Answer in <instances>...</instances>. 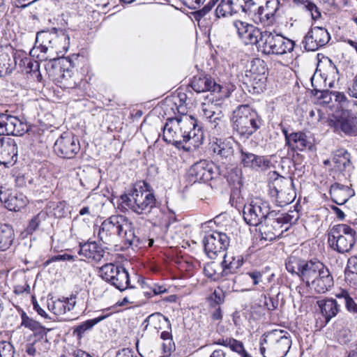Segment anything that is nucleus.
Instances as JSON below:
<instances>
[{
	"label": "nucleus",
	"instance_id": "nucleus-40",
	"mask_svg": "<svg viewBox=\"0 0 357 357\" xmlns=\"http://www.w3.org/2000/svg\"><path fill=\"white\" fill-rule=\"evenodd\" d=\"M234 13H236L232 8L230 1L229 0H220L218 5L217 6L213 15L214 20L220 18L221 17H225L227 16L232 15Z\"/></svg>",
	"mask_w": 357,
	"mask_h": 357
},
{
	"label": "nucleus",
	"instance_id": "nucleus-16",
	"mask_svg": "<svg viewBox=\"0 0 357 357\" xmlns=\"http://www.w3.org/2000/svg\"><path fill=\"white\" fill-rule=\"evenodd\" d=\"M214 166L207 160H202L191 166L188 171V177L191 182H207L214 178Z\"/></svg>",
	"mask_w": 357,
	"mask_h": 357
},
{
	"label": "nucleus",
	"instance_id": "nucleus-56",
	"mask_svg": "<svg viewBox=\"0 0 357 357\" xmlns=\"http://www.w3.org/2000/svg\"><path fill=\"white\" fill-rule=\"evenodd\" d=\"M162 349L163 356L161 357H168L174 349V343L172 342V340H168V341L164 342L162 345Z\"/></svg>",
	"mask_w": 357,
	"mask_h": 357
},
{
	"label": "nucleus",
	"instance_id": "nucleus-29",
	"mask_svg": "<svg viewBox=\"0 0 357 357\" xmlns=\"http://www.w3.org/2000/svg\"><path fill=\"white\" fill-rule=\"evenodd\" d=\"M330 195L333 201L338 205L345 204L353 194L351 190L346 185L335 183L331 186Z\"/></svg>",
	"mask_w": 357,
	"mask_h": 357
},
{
	"label": "nucleus",
	"instance_id": "nucleus-63",
	"mask_svg": "<svg viewBox=\"0 0 357 357\" xmlns=\"http://www.w3.org/2000/svg\"><path fill=\"white\" fill-rule=\"evenodd\" d=\"M350 96L357 98V75L354 77L352 84L348 89Z\"/></svg>",
	"mask_w": 357,
	"mask_h": 357
},
{
	"label": "nucleus",
	"instance_id": "nucleus-61",
	"mask_svg": "<svg viewBox=\"0 0 357 357\" xmlns=\"http://www.w3.org/2000/svg\"><path fill=\"white\" fill-rule=\"evenodd\" d=\"M183 5L190 9H196L200 6L206 0H180Z\"/></svg>",
	"mask_w": 357,
	"mask_h": 357
},
{
	"label": "nucleus",
	"instance_id": "nucleus-25",
	"mask_svg": "<svg viewBox=\"0 0 357 357\" xmlns=\"http://www.w3.org/2000/svg\"><path fill=\"white\" fill-rule=\"evenodd\" d=\"M79 255L95 261H100L104 255V250L95 241L84 243L79 245Z\"/></svg>",
	"mask_w": 357,
	"mask_h": 357
},
{
	"label": "nucleus",
	"instance_id": "nucleus-3",
	"mask_svg": "<svg viewBox=\"0 0 357 357\" xmlns=\"http://www.w3.org/2000/svg\"><path fill=\"white\" fill-rule=\"evenodd\" d=\"M70 37L66 31L61 29L52 28L48 31H41L37 33L36 45L38 48L45 54L50 53L53 56L54 53L61 52V50L66 49L69 44Z\"/></svg>",
	"mask_w": 357,
	"mask_h": 357
},
{
	"label": "nucleus",
	"instance_id": "nucleus-57",
	"mask_svg": "<svg viewBox=\"0 0 357 357\" xmlns=\"http://www.w3.org/2000/svg\"><path fill=\"white\" fill-rule=\"evenodd\" d=\"M66 305V301L63 300L59 299L54 301V307L56 308L55 314L61 315L65 314L68 311Z\"/></svg>",
	"mask_w": 357,
	"mask_h": 357
},
{
	"label": "nucleus",
	"instance_id": "nucleus-22",
	"mask_svg": "<svg viewBox=\"0 0 357 357\" xmlns=\"http://www.w3.org/2000/svg\"><path fill=\"white\" fill-rule=\"evenodd\" d=\"M0 201L9 211H17L24 208L26 203V197L23 194H17L8 190H0Z\"/></svg>",
	"mask_w": 357,
	"mask_h": 357
},
{
	"label": "nucleus",
	"instance_id": "nucleus-45",
	"mask_svg": "<svg viewBox=\"0 0 357 357\" xmlns=\"http://www.w3.org/2000/svg\"><path fill=\"white\" fill-rule=\"evenodd\" d=\"M216 1L218 0H212L209 1L204 7L202 9L197 10L195 13V18L198 22V23L202 24L206 19H208L207 16L208 15V19L211 20V14L212 8L214 7Z\"/></svg>",
	"mask_w": 357,
	"mask_h": 357
},
{
	"label": "nucleus",
	"instance_id": "nucleus-32",
	"mask_svg": "<svg viewBox=\"0 0 357 357\" xmlns=\"http://www.w3.org/2000/svg\"><path fill=\"white\" fill-rule=\"evenodd\" d=\"M116 233L128 245H135L137 246L139 243V239L135 235L132 225H116Z\"/></svg>",
	"mask_w": 357,
	"mask_h": 357
},
{
	"label": "nucleus",
	"instance_id": "nucleus-17",
	"mask_svg": "<svg viewBox=\"0 0 357 357\" xmlns=\"http://www.w3.org/2000/svg\"><path fill=\"white\" fill-rule=\"evenodd\" d=\"M334 284L333 278L328 268L323 263L316 271V274L310 281V286L316 292L324 294L328 291Z\"/></svg>",
	"mask_w": 357,
	"mask_h": 357
},
{
	"label": "nucleus",
	"instance_id": "nucleus-64",
	"mask_svg": "<svg viewBox=\"0 0 357 357\" xmlns=\"http://www.w3.org/2000/svg\"><path fill=\"white\" fill-rule=\"evenodd\" d=\"M116 357H138L129 349H123L116 353Z\"/></svg>",
	"mask_w": 357,
	"mask_h": 357
},
{
	"label": "nucleus",
	"instance_id": "nucleus-4",
	"mask_svg": "<svg viewBox=\"0 0 357 357\" xmlns=\"http://www.w3.org/2000/svg\"><path fill=\"white\" fill-rule=\"evenodd\" d=\"M176 124L170 125L166 123L163 127L162 139L169 144H172L177 148H182L186 151L190 150L183 146L184 143L189 142V134L187 135L186 130L193 126V117L183 116L176 119Z\"/></svg>",
	"mask_w": 357,
	"mask_h": 357
},
{
	"label": "nucleus",
	"instance_id": "nucleus-58",
	"mask_svg": "<svg viewBox=\"0 0 357 357\" xmlns=\"http://www.w3.org/2000/svg\"><path fill=\"white\" fill-rule=\"evenodd\" d=\"M230 3L236 11V13H238L239 11H243L245 13V0H229Z\"/></svg>",
	"mask_w": 357,
	"mask_h": 357
},
{
	"label": "nucleus",
	"instance_id": "nucleus-36",
	"mask_svg": "<svg viewBox=\"0 0 357 357\" xmlns=\"http://www.w3.org/2000/svg\"><path fill=\"white\" fill-rule=\"evenodd\" d=\"M162 319H163L167 323L168 327L171 330V324L169 319L167 317L162 316L160 312L153 313L148 316L143 321L142 326L144 327V331L147 330L149 326L155 330H158L160 328V324Z\"/></svg>",
	"mask_w": 357,
	"mask_h": 357
},
{
	"label": "nucleus",
	"instance_id": "nucleus-52",
	"mask_svg": "<svg viewBox=\"0 0 357 357\" xmlns=\"http://www.w3.org/2000/svg\"><path fill=\"white\" fill-rule=\"evenodd\" d=\"M14 355L13 344L8 342H0V357H14Z\"/></svg>",
	"mask_w": 357,
	"mask_h": 357
},
{
	"label": "nucleus",
	"instance_id": "nucleus-35",
	"mask_svg": "<svg viewBox=\"0 0 357 357\" xmlns=\"http://www.w3.org/2000/svg\"><path fill=\"white\" fill-rule=\"evenodd\" d=\"M110 314L101 315L98 317H96L93 319H89L80 324L74 328L73 335H75L78 339H81L86 331L90 330L91 328H93V326L100 322L101 321L105 319Z\"/></svg>",
	"mask_w": 357,
	"mask_h": 357
},
{
	"label": "nucleus",
	"instance_id": "nucleus-33",
	"mask_svg": "<svg viewBox=\"0 0 357 357\" xmlns=\"http://www.w3.org/2000/svg\"><path fill=\"white\" fill-rule=\"evenodd\" d=\"M21 319L22 326H24L41 336L47 335V332L50 331L51 330L50 328H46L38 321H36L32 318L29 317L23 310L21 312Z\"/></svg>",
	"mask_w": 357,
	"mask_h": 357
},
{
	"label": "nucleus",
	"instance_id": "nucleus-10",
	"mask_svg": "<svg viewBox=\"0 0 357 357\" xmlns=\"http://www.w3.org/2000/svg\"><path fill=\"white\" fill-rule=\"evenodd\" d=\"M29 130L27 123L18 117L0 113V135L22 136Z\"/></svg>",
	"mask_w": 357,
	"mask_h": 357
},
{
	"label": "nucleus",
	"instance_id": "nucleus-12",
	"mask_svg": "<svg viewBox=\"0 0 357 357\" xmlns=\"http://www.w3.org/2000/svg\"><path fill=\"white\" fill-rule=\"evenodd\" d=\"M257 63V65H252L251 69L246 72L244 82L252 87L254 93H259L266 88L267 77L264 62L258 60Z\"/></svg>",
	"mask_w": 357,
	"mask_h": 357
},
{
	"label": "nucleus",
	"instance_id": "nucleus-43",
	"mask_svg": "<svg viewBox=\"0 0 357 357\" xmlns=\"http://www.w3.org/2000/svg\"><path fill=\"white\" fill-rule=\"evenodd\" d=\"M305 260L294 256L290 255L285 260V267L287 271L292 275L298 277V272L301 270V266L303 265Z\"/></svg>",
	"mask_w": 357,
	"mask_h": 357
},
{
	"label": "nucleus",
	"instance_id": "nucleus-28",
	"mask_svg": "<svg viewBox=\"0 0 357 357\" xmlns=\"http://www.w3.org/2000/svg\"><path fill=\"white\" fill-rule=\"evenodd\" d=\"M291 150L303 151L305 149H311L312 143L309 140L307 135L303 132H291L289 143L287 145Z\"/></svg>",
	"mask_w": 357,
	"mask_h": 357
},
{
	"label": "nucleus",
	"instance_id": "nucleus-9",
	"mask_svg": "<svg viewBox=\"0 0 357 357\" xmlns=\"http://www.w3.org/2000/svg\"><path fill=\"white\" fill-rule=\"evenodd\" d=\"M229 243V238L225 233L216 231L205 236L203 240L204 251L211 259H215L219 255L223 254Z\"/></svg>",
	"mask_w": 357,
	"mask_h": 357
},
{
	"label": "nucleus",
	"instance_id": "nucleus-41",
	"mask_svg": "<svg viewBox=\"0 0 357 357\" xmlns=\"http://www.w3.org/2000/svg\"><path fill=\"white\" fill-rule=\"evenodd\" d=\"M116 225H94L93 232L95 235L97 234L98 238L107 243L108 238L113 233H116Z\"/></svg>",
	"mask_w": 357,
	"mask_h": 357
},
{
	"label": "nucleus",
	"instance_id": "nucleus-50",
	"mask_svg": "<svg viewBox=\"0 0 357 357\" xmlns=\"http://www.w3.org/2000/svg\"><path fill=\"white\" fill-rule=\"evenodd\" d=\"M250 168L266 171L271 167V161L264 156L258 155Z\"/></svg>",
	"mask_w": 357,
	"mask_h": 357
},
{
	"label": "nucleus",
	"instance_id": "nucleus-51",
	"mask_svg": "<svg viewBox=\"0 0 357 357\" xmlns=\"http://www.w3.org/2000/svg\"><path fill=\"white\" fill-rule=\"evenodd\" d=\"M258 155L248 151H241V162L245 167H251Z\"/></svg>",
	"mask_w": 357,
	"mask_h": 357
},
{
	"label": "nucleus",
	"instance_id": "nucleus-53",
	"mask_svg": "<svg viewBox=\"0 0 357 357\" xmlns=\"http://www.w3.org/2000/svg\"><path fill=\"white\" fill-rule=\"evenodd\" d=\"M75 257L74 255L63 254V255H58L55 256H52L49 259L45 261L44 266H47L51 263L59 261H74Z\"/></svg>",
	"mask_w": 357,
	"mask_h": 357
},
{
	"label": "nucleus",
	"instance_id": "nucleus-37",
	"mask_svg": "<svg viewBox=\"0 0 357 357\" xmlns=\"http://www.w3.org/2000/svg\"><path fill=\"white\" fill-rule=\"evenodd\" d=\"M202 106L204 117L208 119L211 124L213 125L214 128H216L219 126L220 122L222 121L220 116L221 112H220L219 113H216V112L214 110V107L215 105L213 104V102L203 103Z\"/></svg>",
	"mask_w": 357,
	"mask_h": 357
},
{
	"label": "nucleus",
	"instance_id": "nucleus-49",
	"mask_svg": "<svg viewBox=\"0 0 357 357\" xmlns=\"http://www.w3.org/2000/svg\"><path fill=\"white\" fill-rule=\"evenodd\" d=\"M193 126L186 130L187 135L189 134V141L193 140L195 143L199 142L203 138V133L200 128H197V124L193 118Z\"/></svg>",
	"mask_w": 357,
	"mask_h": 357
},
{
	"label": "nucleus",
	"instance_id": "nucleus-30",
	"mask_svg": "<svg viewBox=\"0 0 357 357\" xmlns=\"http://www.w3.org/2000/svg\"><path fill=\"white\" fill-rule=\"evenodd\" d=\"M243 218L245 223H252V222L262 223L263 219H266V215L262 213L261 206L252 202L249 206L244 207Z\"/></svg>",
	"mask_w": 357,
	"mask_h": 357
},
{
	"label": "nucleus",
	"instance_id": "nucleus-46",
	"mask_svg": "<svg viewBox=\"0 0 357 357\" xmlns=\"http://www.w3.org/2000/svg\"><path fill=\"white\" fill-rule=\"evenodd\" d=\"M333 161L335 167L340 170H344L350 163L347 152L342 151H338L335 153Z\"/></svg>",
	"mask_w": 357,
	"mask_h": 357
},
{
	"label": "nucleus",
	"instance_id": "nucleus-60",
	"mask_svg": "<svg viewBox=\"0 0 357 357\" xmlns=\"http://www.w3.org/2000/svg\"><path fill=\"white\" fill-rule=\"evenodd\" d=\"M252 280L254 285H257L261 282L262 273L259 271H253L246 273Z\"/></svg>",
	"mask_w": 357,
	"mask_h": 357
},
{
	"label": "nucleus",
	"instance_id": "nucleus-54",
	"mask_svg": "<svg viewBox=\"0 0 357 357\" xmlns=\"http://www.w3.org/2000/svg\"><path fill=\"white\" fill-rule=\"evenodd\" d=\"M265 0H245V13L248 12H257V8L261 6Z\"/></svg>",
	"mask_w": 357,
	"mask_h": 357
},
{
	"label": "nucleus",
	"instance_id": "nucleus-38",
	"mask_svg": "<svg viewBox=\"0 0 357 357\" xmlns=\"http://www.w3.org/2000/svg\"><path fill=\"white\" fill-rule=\"evenodd\" d=\"M257 226L258 225H255ZM260 227L259 231L261 235V241H272L277 238H280L284 231L289 229V227H286L284 229H282L280 233H273L275 227L273 225H259Z\"/></svg>",
	"mask_w": 357,
	"mask_h": 357
},
{
	"label": "nucleus",
	"instance_id": "nucleus-44",
	"mask_svg": "<svg viewBox=\"0 0 357 357\" xmlns=\"http://www.w3.org/2000/svg\"><path fill=\"white\" fill-rule=\"evenodd\" d=\"M293 1L297 6L310 12L312 20H316L321 17V14L319 8L312 0H293Z\"/></svg>",
	"mask_w": 357,
	"mask_h": 357
},
{
	"label": "nucleus",
	"instance_id": "nucleus-48",
	"mask_svg": "<svg viewBox=\"0 0 357 357\" xmlns=\"http://www.w3.org/2000/svg\"><path fill=\"white\" fill-rule=\"evenodd\" d=\"M280 294L278 293L275 296H267L266 294L261 296V302L264 303V305L268 310L273 311L278 308L279 305L278 297Z\"/></svg>",
	"mask_w": 357,
	"mask_h": 357
},
{
	"label": "nucleus",
	"instance_id": "nucleus-15",
	"mask_svg": "<svg viewBox=\"0 0 357 357\" xmlns=\"http://www.w3.org/2000/svg\"><path fill=\"white\" fill-rule=\"evenodd\" d=\"M275 185L273 190L280 206L287 205L294 200L296 192L291 178L280 176L275 180Z\"/></svg>",
	"mask_w": 357,
	"mask_h": 357
},
{
	"label": "nucleus",
	"instance_id": "nucleus-8",
	"mask_svg": "<svg viewBox=\"0 0 357 357\" xmlns=\"http://www.w3.org/2000/svg\"><path fill=\"white\" fill-rule=\"evenodd\" d=\"M56 154L64 159H73L80 151V144L75 135L68 132H63L54 145Z\"/></svg>",
	"mask_w": 357,
	"mask_h": 357
},
{
	"label": "nucleus",
	"instance_id": "nucleus-19",
	"mask_svg": "<svg viewBox=\"0 0 357 357\" xmlns=\"http://www.w3.org/2000/svg\"><path fill=\"white\" fill-rule=\"evenodd\" d=\"M265 6L257 8L255 16L264 26L272 25L275 22V15L280 8L279 0H265Z\"/></svg>",
	"mask_w": 357,
	"mask_h": 357
},
{
	"label": "nucleus",
	"instance_id": "nucleus-42",
	"mask_svg": "<svg viewBox=\"0 0 357 357\" xmlns=\"http://www.w3.org/2000/svg\"><path fill=\"white\" fill-rule=\"evenodd\" d=\"M241 218V213L239 211H231V213H222L216 215L213 219H211L204 222V223H221L222 222H227L232 223L234 222H238Z\"/></svg>",
	"mask_w": 357,
	"mask_h": 357
},
{
	"label": "nucleus",
	"instance_id": "nucleus-27",
	"mask_svg": "<svg viewBox=\"0 0 357 357\" xmlns=\"http://www.w3.org/2000/svg\"><path fill=\"white\" fill-rule=\"evenodd\" d=\"M321 264L322 262L317 259L305 260L303 265L301 266V270L298 272V278L307 287L310 286L311 280L314 277Z\"/></svg>",
	"mask_w": 357,
	"mask_h": 357
},
{
	"label": "nucleus",
	"instance_id": "nucleus-7",
	"mask_svg": "<svg viewBox=\"0 0 357 357\" xmlns=\"http://www.w3.org/2000/svg\"><path fill=\"white\" fill-rule=\"evenodd\" d=\"M261 42L262 46L259 45V47H261L262 52L266 54L282 55L291 52L294 47L293 40L266 31L263 32Z\"/></svg>",
	"mask_w": 357,
	"mask_h": 357
},
{
	"label": "nucleus",
	"instance_id": "nucleus-23",
	"mask_svg": "<svg viewBox=\"0 0 357 357\" xmlns=\"http://www.w3.org/2000/svg\"><path fill=\"white\" fill-rule=\"evenodd\" d=\"M243 264V258L241 255H234L231 253H225L224 258L220 263L222 275L224 278L234 275Z\"/></svg>",
	"mask_w": 357,
	"mask_h": 357
},
{
	"label": "nucleus",
	"instance_id": "nucleus-20",
	"mask_svg": "<svg viewBox=\"0 0 357 357\" xmlns=\"http://www.w3.org/2000/svg\"><path fill=\"white\" fill-rule=\"evenodd\" d=\"M237 143L231 138L224 140L217 139L211 145V150L221 160L231 161L234 157V153Z\"/></svg>",
	"mask_w": 357,
	"mask_h": 357
},
{
	"label": "nucleus",
	"instance_id": "nucleus-14",
	"mask_svg": "<svg viewBox=\"0 0 357 357\" xmlns=\"http://www.w3.org/2000/svg\"><path fill=\"white\" fill-rule=\"evenodd\" d=\"M329 126L335 131L355 135L357 133V117L350 111H342L340 116L330 119Z\"/></svg>",
	"mask_w": 357,
	"mask_h": 357
},
{
	"label": "nucleus",
	"instance_id": "nucleus-59",
	"mask_svg": "<svg viewBox=\"0 0 357 357\" xmlns=\"http://www.w3.org/2000/svg\"><path fill=\"white\" fill-rule=\"evenodd\" d=\"M229 347L233 351H235L238 354H240L241 351H243L244 346L242 342L238 341L236 339L231 337V343L229 344Z\"/></svg>",
	"mask_w": 357,
	"mask_h": 357
},
{
	"label": "nucleus",
	"instance_id": "nucleus-21",
	"mask_svg": "<svg viewBox=\"0 0 357 357\" xmlns=\"http://www.w3.org/2000/svg\"><path fill=\"white\" fill-rule=\"evenodd\" d=\"M3 165L13 166L17 160V144L10 137L0 138Z\"/></svg>",
	"mask_w": 357,
	"mask_h": 357
},
{
	"label": "nucleus",
	"instance_id": "nucleus-11",
	"mask_svg": "<svg viewBox=\"0 0 357 357\" xmlns=\"http://www.w3.org/2000/svg\"><path fill=\"white\" fill-rule=\"evenodd\" d=\"M331 36L327 29L321 26H314L307 33L303 40V47L307 51H316L326 45Z\"/></svg>",
	"mask_w": 357,
	"mask_h": 357
},
{
	"label": "nucleus",
	"instance_id": "nucleus-47",
	"mask_svg": "<svg viewBox=\"0 0 357 357\" xmlns=\"http://www.w3.org/2000/svg\"><path fill=\"white\" fill-rule=\"evenodd\" d=\"M119 265L114 264H106L103 265L100 269V274L101 278L105 281L109 282L114 277V275Z\"/></svg>",
	"mask_w": 357,
	"mask_h": 357
},
{
	"label": "nucleus",
	"instance_id": "nucleus-2",
	"mask_svg": "<svg viewBox=\"0 0 357 357\" xmlns=\"http://www.w3.org/2000/svg\"><path fill=\"white\" fill-rule=\"evenodd\" d=\"M292 344L289 332L275 329L263 335L260 340V353L264 357H285Z\"/></svg>",
	"mask_w": 357,
	"mask_h": 357
},
{
	"label": "nucleus",
	"instance_id": "nucleus-18",
	"mask_svg": "<svg viewBox=\"0 0 357 357\" xmlns=\"http://www.w3.org/2000/svg\"><path fill=\"white\" fill-rule=\"evenodd\" d=\"M190 86L197 93L210 91L212 93H220L222 86L208 75L200 74L193 77Z\"/></svg>",
	"mask_w": 357,
	"mask_h": 357
},
{
	"label": "nucleus",
	"instance_id": "nucleus-62",
	"mask_svg": "<svg viewBox=\"0 0 357 357\" xmlns=\"http://www.w3.org/2000/svg\"><path fill=\"white\" fill-rule=\"evenodd\" d=\"M344 302L346 308L349 312L354 313L357 310V304L350 296H347Z\"/></svg>",
	"mask_w": 357,
	"mask_h": 357
},
{
	"label": "nucleus",
	"instance_id": "nucleus-26",
	"mask_svg": "<svg viewBox=\"0 0 357 357\" xmlns=\"http://www.w3.org/2000/svg\"><path fill=\"white\" fill-rule=\"evenodd\" d=\"M317 304L326 323H328L329 321L340 312V305L337 303V301L333 298H327L319 300L317 301Z\"/></svg>",
	"mask_w": 357,
	"mask_h": 357
},
{
	"label": "nucleus",
	"instance_id": "nucleus-13",
	"mask_svg": "<svg viewBox=\"0 0 357 357\" xmlns=\"http://www.w3.org/2000/svg\"><path fill=\"white\" fill-rule=\"evenodd\" d=\"M232 25L238 38L245 45H255L261 40L263 32L254 25L241 20L234 21Z\"/></svg>",
	"mask_w": 357,
	"mask_h": 357
},
{
	"label": "nucleus",
	"instance_id": "nucleus-5",
	"mask_svg": "<svg viewBox=\"0 0 357 357\" xmlns=\"http://www.w3.org/2000/svg\"><path fill=\"white\" fill-rule=\"evenodd\" d=\"M121 199L122 204L137 213H142L144 210L152 208L155 202L152 192L137 185L128 194L121 195Z\"/></svg>",
	"mask_w": 357,
	"mask_h": 357
},
{
	"label": "nucleus",
	"instance_id": "nucleus-34",
	"mask_svg": "<svg viewBox=\"0 0 357 357\" xmlns=\"http://www.w3.org/2000/svg\"><path fill=\"white\" fill-rule=\"evenodd\" d=\"M15 234L10 225H0V250L5 251L12 245Z\"/></svg>",
	"mask_w": 357,
	"mask_h": 357
},
{
	"label": "nucleus",
	"instance_id": "nucleus-39",
	"mask_svg": "<svg viewBox=\"0 0 357 357\" xmlns=\"http://www.w3.org/2000/svg\"><path fill=\"white\" fill-rule=\"evenodd\" d=\"M204 273L208 278L214 281H220L225 278L224 275H222L220 264L219 265L214 261L207 263L204 266Z\"/></svg>",
	"mask_w": 357,
	"mask_h": 357
},
{
	"label": "nucleus",
	"instance_id": "nucleus-31",
	"mask_svg": "<svg viewBox=\"0 0 357 357\" xmlns=\"http://www.w3.org/2000/svg\"><path fill=\"white\" fill-rule=\"evenodd\" d=\"M109 283L121 291L132 287L130 286L128 272L122 266L118 267Z\"/></svg>",
	"mask_w": 357,
	"mask_h": 357
},
{
	"label": "nucleus",
	"instance_id": "nucleus-24",
	"mask_svg": "<svg viewBox=\"0 0 357 357\" xmlns=\"http://www.w3.org/2000/svg\"><path fill=\"white\" fill-rule=\"evenodd\" d=\"M17 63L14 52L0 49V77L10 75L16 68Z\"/></svg>",
	"mask_w": 357,
	"mask_h": 357
},
{
	"label": "nucleus",
	"instance_id": "nucleus-6",
	"mask_svg": "<svg viewBox=\"0 0 357 357\" xmlns=\"http://www.w3.org/2000/svg\"><path fill=\"white\" fill-rule=\"evenodd\" d=\"M355 235L356 231L348 225H335L329 233L328 243L338 252H347L356 242Z\"/></svg>",
	"mask_w": 357,
	"mask_h": 357
},
{
	"label": "nucleus",
	"instance_id": "nucleus-55",
	"mask_svg": "<svg viewBox=\"0 0 357 357\" xmlns=\"http://www.w3.org/2000/svg\"><path fill=\"white\" fill-rule=\"evenodd\" d=\"M151 291H146L144 294L148 296H151L153 295H158L167 291V289L163 286L157 285L155 283H152V287H150Z\"/></svg>",
	"mask_w": 357,
	"mask_h": 357
},
{
	"label": "nucleus",
	"instance_id": "nucleus-1",
	"mask_svg": "<svg viewBox=\"0 0 357 357\" xmlns=\"http://www.w3.org/2000/svg\"><path fill=\"white\" fill-rule=\"evenodd\" d=\"M231 123L233 132L247 139L260 128L262 120L255 109L248 105H241L233 111Z\"/></svg>",
	"mask_w": 357,
	"mask_h": 357
}]
</instances>
